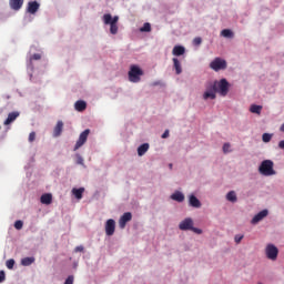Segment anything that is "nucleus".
<instances>
[{"label": "nucleus", "mask_w": 284, "mask_h": 284, "mask_svg": "<svg viewBox=\"0 0 284 284\" xmlns=\"http://www.w3.org/2000/svg\"><path fill=\"white\" fill-rule=\"evenodd\" d=\"M103 23L105 26H110V32L112 34H116L119 32V26L116 24L119 23V16L112 18V14L105 13L103 16Z\"/></svg>", "instance_id": "obj_1"}, {"label": "nucleus", "mask_w": 284, "mask_h": 284, "mask_svg": "<svg viewBox=\"0 0 284 284\" xmlns=\"http://www.w3.org/2000/svg\"><path fill=\"white\" fill-rule=\"evenodd\" d=\"M258 172L262 173L263 176H274L276 171H274V162L272 160H264Z\"/></svg>", "instance_id": "obj_2"}, {"label": "nucleus", "mask_w": 284, "mask_h": 284, "mask_svg": "<svg viewBox=\"0 0 284 284\" xmlns=\"http://www.w3.org/2000/svg\"><path fill=\"white\" fill-rule=\"evenodd\" d=\"M179 227L183 232H187V230H191V232H194L195 234H203V231L201 229L194 227V221L191 217H186L184 221H182L179 224Z\"/></svg>", "instance_id": "obj_3"}, {"label": "nucleus", "mask_w": 284, "mask_h": 284, "mask_svg": "<svg viewBox=\"0 0 284 284\" xmlns=\"http://www.w3.org/2000/svg\"><path fill=\"white\" fill-rule=\"evenodd\" d=\"M141 77H143V71L139 65H131L129 71V81H131V83H139L141 81Z\"/></svg>", "instance_id": "obj_4"}, {"label": "nucleus", "mask_w": 284, "mask_h": 284, "mask_svg": "<svg viewBox=\"0 0 284 284\" xmlns=\"http://www.w3.org/2000/svg\"><path fill=\"white\" fill-rule=\"evenodd\" d=\"M211 70H214V72H219L221 70H225L227 68V62L221 58H215L211 63H210Z\"/></svg>", "instance_id": "obj_5"}, {"label": "nucleus", "mask_w": 284, "mask_h": 284, "mask_svg": "<svg viewBox=\"0 0 284 284\" xmlns=\"http://www.w3.org/2000/svg\"><path fill=\"white\" fill-rule=\"evenodd\" d=\"M216 83V88L219 94H221V97H227V92H230V82H227V80L222 79L220 82H214Z\"/></svg>", "instance_id": "obj_6"}, {"label": "nucleus", "mask_w": 284, "mask_h": 284, "mask_svg": "<svg viewBox=\"0 0 284 284\" xmlns=\"http://www.w3.org/2000/svg\"><path fill=\"white\" fill-rule=\"evenodd\" d=\"M88 136H90V129H85L79 136L73 151L77 152L80 148H83L85 145V142L88 141Z\"/></svg>", "instance_id": "obj_7"}, {"label": "nucleus", "mask_w": 284, "mask_h": 284, "mask_svg": "<svg viewBox=\"0 0 284 284\" xmlns=\"http://www.w3.org/2000/svg\"><path fill=\"white\" fill-rule=\"evenodd\" d=\"M265 254L270 261H276L278 258V247L274 246V244H268L265 248Z\"/></svg>", "instance_id": "obj_8"}, {"label": "nucleus", "mask_w": 284, "mask_h": 284, "mask_svg": "<svg viewBox=\"0 0 284 284\" xmlns=\"http://www.w3.org/2000/svg\"><path fill=\"white\" fill-rule=\"evenodd\" d=\"M219 88L216 87V83L211 84L206 91L203 94V99L207 101V99H216V92Z\"/></svg>", "instance_id": "obj_9"}, {"label": "nucleus", "mask_w": 284, "mask_h": 284, "mask_svg": "<svg viewBox=\"0 0 284 284\" xmlns=\"http://www.w3.org/2000/svg\"><path fill=\"white\" fill-rule=\"evenodd\" d=\"M116 230V222L113 219H110L105 223V234L106 236H113Z\"/></svg>", "instance_id": "obj_10"}, {"label": "nucleus", "mask_w": 284, "mask_h": 284, "mask_svg": "<svg viewBox=\"0 0 284 284\" xmlns=\"http://www.w3.org/2000/svg\"><path fill=\"white\" fill-rule=\"evenodd\" d=\"M130 221H132V213L131 212H126L124 213L120 220H119V225L121 230H125V225H128V223H130Z\"/></svg>", "instance_id": "obj_11"}, {"label": "nucleus", "mask_w": 284, "mask_h": 284, "mask_svg": "<svg viewBox=\"0 0 284 284\" xmlns=\"http://www.w3.org/2000/svg\"><path fill=\"white\" fill-rule=\"evenodd\" d=\"M39 8H41V4L37 1H29L27 6V12L29 14H37L39 12Z\"/></svg>", "instance_id": "obj_12"}, {"label": "nucleus", "mask_w": 284, "mask_h": 284, "mask_svg": "<svg viewBox=\"0 0 284 284\" xmlns=\"http://www.w3.org/2000/svg\"><path fill=\"white\" fill-rule=\"evenodd\" d=\"M268 212L267 210H263L261 212H258L251 221V223H253V225H256V223H260V221H263L265 219V216H267Z\"/></svg>", "instance_id": "obj_13"}, {"label": "nucleus", "mask_w": 284, "mask_h": 284, "mask_svg": "<svg viewBox=\"0 0 284 284\" xmlns=\"http://www.w3.org/2000/svg\"><path fill=\"white\" fill-rule=\"evenodd\" d=\"M9 6L11 10L19 12V10L23 8V0H9Z\"/></svg>", "instance_id": "obj_14"}, {"label": "nucleus", "mask_w": 284, "mask_h": 284, "mask_svg": "<svg viewBox=\"0 0 284 284\" xmlns=\"http://www.w3.org/2000/svg\"><path fill=\"white\" fill-rule=\"evenodd\" d=\"M17 119H19V112L13 111V112L9 113L8 118L4 121V125H10V123H14V121H17Z\"/></svg>", "instance_id": "obj_15"}, {"label": "nucleus", "mask_w": 284, "mask_h": 284, "mask_svg": "<svg viewBox=\"0 0 284 284\" xmlns=\"http://www.w3.org/2000/svg\"><path fill=\"white\" fill-rule=\"evenodd\" d=\"M173 57H183L185 54V47L183 45H175L172 50Z\"/></svg>", "instance_id": "obj_16"}, {"label": "nucleus", "mask_w": 284, "mask_h": 284, "mask_svg": "<svg viewBox=\"0 0 284 284\" xmlns=\"http://www.w3.org/2000/svg\"><path fill=\"white\" fill-rule=\"evenodd\" d=\"M63 132V121H58L57 125L53 129V136H61V133Z\"/></svg>", "instance_id": "obj_17"}, {"label": "nucleus", "mask_w": 284, "mask_h": 284, "mask_svg": "<svg viewBox=\"0 0 284 284\" xmlns=\"http://www.w3.org/2000/svg\"><path fill=\"white\" fill-rule=\"evenodd\" d=\"M74 108L77 112H84V110L88 108V103L83 100H79L74 103Z\"/></svg>", "instance_id": "obj_18"}, {"label": "nucleus", "mask_w": 284, "mask_h": 284, "mask_svg": "<svg viewBox=\"0 0 284 284\" xmlns=\"http://www.w3.org/2000/svg\"><path fill=\"white\" fill-rule=\"evenodd\" d=\"M172 201H176L178 203H183L185 201V195L183 193L176 191L171 195Z\"/></svg>", "instance_id": "obj_19"}, {"label": "nucleus", "mask_w": 284, "mask_h": 284, "mask_svg": "<svg viewBox=\"0 0 284 284\" xmlns=\"http://www.w3.org/2000/svg\"><path fill=\"white\" fill-rule=\"evenodd\" d=\"M72 194L73 196H75V199H78V201H81V199H83V192H85L84 187H80V189H72Z\"/></svg>", "instance_id": "obj_20"}, {"label": "nucleus", "mask_w": 284, "mask_h": 284, "mask_svg": "<svg viewBox=\"0 0 284 284\" xmlns=\"http://www.w3.org/2000/svg\"><path fill=\"white\" fill-rule=\"evenodd\" d=\"M40 201L43 205H50L52 203V194L45 193L41 195Z\"/></svg>", "instance_id": "obj_21"}, {"label": "nucleus", "mask_w": 284, "mask_h": 284, "mask_svg": "<svg viewBox=\"0 0 284 284\" xmlns=\"http://www.w3.org/2000/svg\"><path fill=\"white\" fill-rule=\"evenodd\" d=\"M173 68L175 70V74H181V72H183V69L181 68V61H179L176 58H173Z\"/></svg>", "instance_id": "obj_22"}, {"label": "nucleus", "mask_w": 284, "mask_h": 284, "mask_svg": "<svg viewBox=\"0 0 284 284\" xmlns=\"http://www.w3.org/2000/svg\"><path fill=\"white\" fill-rule=\"evenodd\" d=\"M150 150V144L149 143H143L142 145H140L138 148V154L140 156H143V154H145V152H148Z\"/></svg>", "instance_id": "obj_23"}, {"label": "nucleus", "mask_w": 284, "mask_h": 284, "mask_svg": "<svg viewBox=\"0 0 284 284\" xmlns=\"http://www.w3.org/2000/svg\"><path fill=\"white\" fill-rule=\"evenodd\" d=\"M189 203L191 207H201V201H199L195 195L190 196Z\"/></svg>", "instance_id": "obj_24"}, {"label": "nucleus", "mask_w": 284, "mask_h": 284, "mask_svg": "<svg viewBox=\"0 0 284 284\" xmlns=\"http://www.w3.org/2000/svg\"><path fill=\"white\" fill-rule=\"evenodd\" d=\"M32 263H34V257H23L21 260V265H23L24 267L32 265Z\"/></svg>", "instance_id": "obj_25"}, {"label": "nucleus", "mask_w": 284, "mask_h": 284, "mask_svg": "<svg viewBox=\"0 0 284 284\" xmlns=\"http://www.w3.org/2000/svg\"><path fill=\"white\" fill-rule=\"evenodd\" d=\"M261 110H263L262 105L252 104L250 108V112H252V114H261Z\"/></svg>", "instance_id": "obj_26"}, {"label": "nucleus", "mask_w": 284, "mask_h": 284, "mask_svg": "<svg viewBox=\"0 0 284 284\" xmlns=\"http://www.w3.org/2000/svg\"><path fill=\"white\" fill-rule=\"evenodd\" d=\"M221 36L225 37L226 39H232V37H234V33L230 29H224L221 31Z\"/></svg>", "instance_id": "obj_27"}, {"label": "nucleus", "mask_w": 284, "mask_h": 284, "mask_svg": "<svg viewBox=\"0 0 284 284\" xmlns=\"http://www.w3.org/2000/svg\"><path fill=\"white\" fill-rule=\"evenodd\" d=\"M227 201H231V203H236V192L231 191L226 194Z\"/></svg>", "instance_id": "obj_28"}, {"label": "nucleus", "mask_w": 284, "mask_h": 284, "mask_svg": "<svg viewBox=\"0 0 284 284\" xmlns=\"http://www.w3.org/2000/svg\"><path fill=\"white\" fill-rule=\"evenodd\" d=\"M140 32H152V24L149 22L144 23L142 28H140Z\"/></svg>", "instance_id": "obj_29"}, {"label": "nucleus", "mask_w": 284, "mask_h": 284, "mask_svg": "<svg viewBox=\"0 0 284 284\" xmlns=\"http://www.w3.org/2000/svg\"><path fill=\"white\" fill-rule=\"evenodd\" d=\"M262 141H263L264 143H270V141H272V134H270V133H264V134L262 135Z\"/></svg>", "instance_id": "obj_30"}, {"label": "nucleus", "mask_w": 284, "mask_h": 284, "mask_svg": "<svg viewBox=\"0 0 284 284\" xmlns=\"http://www.w3.org/2000/svg\"><path fill=\"white\" fill-rule=\"evenodd\" d=\"M231 148H232V145L230 143H224V145H223L224 154L232 152Z\"/></svg>", "instance_id": "obj_31"}, {"label": "nucleus", "mask_w": 284, "mask_h": 284, "mask_svg": "<svg viewBox=\"0 0 284 284\" xmlns=\"http://www.w3.org/2000/svg\"><path fill=\"white\" fill-rule=\"evenodd\" d=\"M6 266L8 270H13L14 268V260L10 258L6 262Z\"/></svg>", "instance_id": "obj_32"}, {"label": "nucleus", "mask_w": 284, "mask_h": 284, "mask_svg": "<svg viewBox=\"0 0 284 284\" xmlns=\"http://www.w3.org/2000/svg\"><path fill=\"white\" fill-rule=\"evenodd\" d=\"M16 230H23V221L18 220L14 222Z\"/></svg>", "instance_id": "obj_33"}, {"label": "nucleus", "mask_w": 284, "mask_h": 284, "mask_svg": "<svg viewBox=\"0 0 284 284\" xmlns=\"http://www.w3.org/2000/svg\"><path fill=\"white\" fill-rule=\"evenodd\" d=\"M30 61H41V53H34L31 57Z\"/></svg>", "instance_id": "obj_34"}, {"label": "nucleus", "mask_w": 284, "mask_h": 284, "mask_svg": "<svg viewBox=\"0 0 284 284\" xmlns=\"http://www.w3.org/2000/svg\"><path fill=\"white\" fill-rule=\"evenodd\" d=\"M201 43H203V39H201L200 37L193 39V44L201 45Z\"/></svg>", "instance_id": "obj_35"}, {"label": "nucleus", "mask_w": 284, "mask_h": 284, "mask_svg": "<svg viewBox=\"0 0 284 284\" xmlns=\"http://www.w3.org/2000/svg\"><path fill=\"white\" fill-rule=\"evenodd\" d=\"M64 284H74V276H73V275H70V276L65 280Z\"/></svg>", "instance_id": "obj_36"}, {"label": "nucleus", "mask_w": 284, "mask_h": 284, "mask_svg": "<svg viewBox=\"0 0 284 284\" xmlns=\"http://www.w3.org/2000/svg\"><path fill=\"white\" fill-rule=\"evenodd\" d=\"M36 139H37V133L31 132V133L29 134V142L32 143Z\"/></svg>", "instance_id": "obj_37"}, {"label": "nucleus", "mask_w": 284, "mask_h": 284, "mask_svg": "<svg viewBox=\"0 0 284 284\" xmlns=\"http://www.w3.org/2000/svg\"><path fill=\"white\" fill-rule=\"evenodd\" d=\"M6 281V272L0 271V283H3Z\"/></svg>", "instance_id": "obj_38"}, {"label": "nucleus", "mask_w": 284, "mask_h": 284, "mask_svg": "<svg viewBox=\"0 0 284 284\" xmlns=\"http://www.w3.org/2000/svg\"><path fill=\"white\" fill-rule=\"evenodd\" d=\"M243 241V235H235V243H241Z\"/></svg>", "instance_id": "obj_39"}, {"label": "nucleus", "mask_w": 284, "mask_h": 284, "mask_svg": "<svg viewBox=\"0 0 284 284\" xmlns=\"http://www.w3.org/2000/svg\"><path fill=\"white\" fill-rule=\"evenodd\" d=\"M170 136V130H165L164 133L162 134V139H168Z\"/></svg>", "instance_id": "obj_40"}, {"label": "nucleus", "mask_w": 284, "mask_h": 284, "mask_svg": "<svg viewBox=\"0 0 284 284\" xmlns=\"http://www.w3.org/2000/svg\"><path fill=\"white\" fill-rule=\"evenodd\" d=\"M83 246L80 245L74 248V252H83Z\"/></svg>", "instance_id": "obj_41"}, {"label": "nucleus", "mask_w": 284, "mask_h": 284, "mask_svg": "<svg viewBox=\"0 0 284 284\" xmlns=\"http://www.w3.org/2000/svg\"><path fill=\"white\" fill-rule=\"evenodd\" d=\"M278 148H280V150H284V140L280 141Z\"/></svg>", "instance_id": "obj_42"}, {"label": "nucleus", "mask_w": 284, "mask_h": 284, "mask_svg": "<svg viewBox=\"0 0 284 284\" xmlns=\"http://www.w3.org/2000/svg\"><path fill=\"white\" fill-rule=\"evenodd\" d=\"M78 163H79L80 165H83V160H82V158H79Z\"/></svg>", "instance_id": "obj_43"}, {"label": "nucleus", "mask_w": 284, "mask_h": 284, "mask_svg": "<svg viewBox=\"0 0 284 284\" xmlns=\"http://www.w3.org/2000/svg\"><path fill=\"white\" fill-rule=\"evenodd\" d=\"M281 132H284V123L280 128Z\"/></svg>", "instance_id": "obj_44"}]
</instances>
